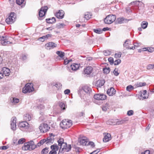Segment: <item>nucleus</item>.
<instances>
[{
    "label": "nucleus",
    "instance_id": "nucleus-1",
    "mask_svg": "<svg viewBox=\"0 0 154 154\" xmlns=\"http://www.w3.org/2000/svg\"><path fill=\"white\" fill-rule=\"evenodd\" d=\"M58 145L60 148L62 149V151L68 152L71 149V146L70 145H67V144L64 142L63 139L60 138L58 140Z\"/></svg>",
    "mask_w": 154,
    "mask_h": 154
},
{
    "label": "nucleus",
    "instance_id": "nucleus-2",
    "mask_svg": "<svg viewBox=\"0 0 154 154\" xmlns=\"http://www.w3.org/2000/svg\"><path fill=\"white\" fill-rule=\"evenodd\" d=\"M36 148V145L35 144L34 141L31 140L25 143L23 146L22 147V149L25 151H31Z\"/></svg>",
    "mask_w": 154,
    "mask_h": 154
},
{
    "label": "nucleus",
    "instance_id": "nucleus-3",
    "mask_svg": "<svg viewBox=\"0 0 154 154\" xmlns=\"http://www.w3.org/2000/svg\"><path fill=\"white\" fill-rule=\"evenodd\" d=\"M72 124V121L71 120H67L66 119H64L60 123V125L62 128L66 129L69 128Z\"/></svg>",
    "mask_w": 154,
    "mask_h": 154
},
{
    "label": "nucleus",
    "instance_id": "nucleus-4",
    "mask_svg": "<svg viewBox=\"0 0 154 154\" xmlns=\"http://www.w3.org/2000/svg\"><path fill=\"white\" fill-rule=\"evenodd\" d=\"M34 90L33 84L32 83H28L26 84L23 89V92L24 93H30Z\"/></svg>",
    "mask_w": 154,
    "mask_h": 154
},
{
    "label": "nucleus",
    "instance_id": "nucleus-5",
    "mask_svg": "<svg viewBox=\"0 0 154 154\" xmlns=\"http://www.w3.org/2000/svg\"><path fill=\"white\" fill-rule=\"evenodd\" d=\"M116 16L115 15H108L104 19V23L106 24H110L112 23L116 19Z\"/></svg>",
    "mask_w": 154,
    "mask_h": 154
},
{
    "label": "nucleus",
    "instance_id": "nucleus-6",
    "mask_svg": "<svg viewBox=\"0 0 154 154\" xmlns=\"http://www.w3.org/2000/svg\"><path fill=\"white\" fill-rule=\"evenodd\" d=\"M16 16L14 13H11L10 16L5 20L6 22L8 24H11L15 21Z\"/></svg>",
    "mask_w": 154,
    "mask_h": 154
},
{
    "label": "nucleus",
    "instance_id": "nucleus-7",
    "mask_svg": "<svg viewBox=\"0 0 154 154\" xmlns=\"http://www.w3.org/2000/svg\"><path fill=\"white\" fill-rule=\"evenodd\" d=\"M47 9L48 7L47 6L42 7L40 9L39 12V17H38L39 20L43 19Z\"/></svg>",
    "mask_w": 154,
    "mask_h": 154
},
{
    "label": "nucleus",
    "instance_id": "nucleus-8",
    "mask_svg": "<svg viewBox=\"0 0 154 154\" xmlns=\"http://www.w3.org/2000/svg\"><path fill=\"white\" fill-rule=\"evenodd\" d=\"M50 127L46 124L42 123L40 125L39 129L41 132L43 133L47 132L50 129Z\"/></svg>",
    "mask_w": 154,
    "mask_h": 154
},
{
    "label": "nucleus",
    "instance_id": "nucleus-9",
    "mask_svg": "<svg viewBox=\"0 0 154 154\" xmlns=\"http://www.w3.org/2000/svg\"><path fill=\"white\" fill-rule=\"evenodd\" d=\"M130 4L131 5H136L137 6L139 10L143 9L144 7V4L142 2L136 1L131 2Z\"/></svg>",
    "mask_w": 154,
    "mask_h": 154
},
{
    "label": "nucleus",
    "instance_id": "nucleus-10",
    "mask_svg": "<svg viewBox=\"0 0 154 154\" xmlns=\"http://www.w3.org/2000/svg\"><path fill=\"white\" fill-rule=\"evenodd\" d=\"M94 97L96 100H102L106 99V96L103 94H97L94 95Z\"/></svg>",
    "mask_w": 154,
    "mask_h": 154
},
{
    "label": "nucleus",
    "instance_id": "nucleus-11",
    "mask_svg": "<svg viewBox=\"0 0 154 154\" xmlns=\"http://www.w3.org/2000/svg\"><path fill=\"white\" fill-rule=\"evenodd\" d=\"M0 41H1V43L3 45H6L11 43L8 41L6 37L3 36H0Z\"/></svg>",
    "mask_w": 154,
    "mask_h": 154
},
{
    "label": "nucleus",
    "instance_id": "nucleus-12",
    "mask_svg": "<svg viewBox=\"0 0 154 154\" xmlns=\"http://www.w3.org/2000/svg\"><path fill=\"white\" fill-rule=\"evenodd\" d=\"M51 150L49 152L48 154H57V151L58 150V146L57 145H53L51 146Z\"/></svg>",
    "mask_w": 154,
    "mask_h": 154
},
{
    "label": "nucleus",
    "instance_id": "nucleus-13",
    "mask_svg": "<svg viewBox=\"0 0 154 154\" xmlns=\"http://www.w3.org/2000/svg\"><path fill=\"white\" fill-rule=\"evenodd\" d=\"M16 118L14 117H12L11 121V128L13 131H15L16 129Z\"/></svg>",
    "mask_w": 154,
    "mask_h": 154
},
{
    "label": "nucleus",
    "instance_id": "nucleus-14",
    "mask_svg": "<svg viewBox=\"0 0 154 154\" xmlns=\"http://www.w3.org/2000/svg\"><path fill=\"white\" fill-rule=\"evenodd\" d=\"M19 126L20 129H21V128H22L25 129H27L29 127V124L27 122L23 121L19 123Z\"/></svg>",
    "mask_w": 154,
    "mask_h": 154
},
{
    "label": "nucleus",
    "instance_id": "nucleus-15",
    "mask_svg": "<svg viewBox=\"0 0 154 154\" xmlns=\"http://www.w3.org/2000/svg\"><path fill=\"white\" fill-rule=\"evenodd\" d=\"M45 45L46 49L50 50L56 47L57 46V45L53 42H51L47 43Z\"/></svg>",
    "mask_w": 154,
    "mask_h": 154
},
{
    "label": "nucleus",
    "instance_id": "nucleus-16",
    "mask_svg": "<svg viewBox=\"0 0 154 154\" xmlns=\"http://www.w3.org/2000/svg\"><path fill=\"white\" fill-rule=\"evenodd\" d=\"M3 75V76L4 75L5 76H8L10 74V69L6 67H3L2 70Z\"/></svg>",
    "mask_w": 154,
    "mask_h": 154
},
{
    "label": "nucleus",
    "instance_id": "nucleus-17",
    "mask_svg": "<svg viewBox=\"0 0 154 154\" xmlns=\"http://www.w3.org/2000/svg\"><path fill=\"white\" fill-rule=\"evenodd\" d=\"M116 90L113 87H111L107 91V94L109 96H112L116 93Z\"/></svg>",
    "mask_w": 154,
    "mask_h": 154
},
{
    "label": "nucleus",
    "instance_id": "nucleus-18",
    "mask_svg": "<svg viewBox=\"0 0 154 154\" xmlns=\"http://www.w3.org/2000/svg\"><path fill=\"white\" fill-rule=\"evenodd\" d=\"M64 13L63 10H59L56 13L55 16L58 19H62L63 17Z\"/></svg>",
    "mask_w": 154,
    "mask_h": 154
},
{
    "label": "nucleus",
    "instance_id": "nucleus-19",
    "mask_svg": "<svg viewBox=\"0 0 154 154\" xmlns=\"http://www.w3.org/2000/svg\"><path fill=\"white\" fill-rule=\"evenodd\" d=\"M105 83L104 80L100 79L97 81L95 84V86L98 88H100L103 86Z\"/></svg>",
    "mask_w": 154,
    "mask_h": 154
},
{
    "label": "nucleus",
    "instance_id": "nucleus-20",
    "mask_svg": "<svg viewBox=\"0 0 154 154\" xmlns=\"http://www.w3.org/2000/svg\"><path fill=\"white\" fill-rule=\"evenodd\" d=\"M92 70L93 68L91 66H88L85 69L84 72L85 74L89 75L92 72Z\"/></svg>",
    "mask_w": 154,
    "mask_h": 154
},
{
    "label": "nucleus",
    "instance_id": "nucleus-21",
    "mask_svg": "<svg viewBox=\"0 0 154 154\" xmlns=\"http://www.w3.org/2000/svg\"><path fill=\"white\" fill-rule=\"evenodd\" d=\"M52 134H50V137H48L47 140L46 144L52 143L54 142V138Z\"/></svg>",
    "mask_w": 154,
    "mask_h": 154
},
{
    "label": "nucleus",
    "instance_id": "nucleus-22",
    "mask_svg": "<svg viewBox=\"0 0 154 154\" xmlns=\"http://www.w3.org/2000/svg\"><path fill=\"white\" fill-rule=\"evenodd\" d=\"M111 139V135L110 134L107 133L104 137L103 139V142H106L109 141Z\"/></svg>",
    "mask_w": 154,
    "mask_h": 154
},
{
    "label": "nucleus",
    "instance_id": "nucleus-23",
    "mask_svg": "<svg viewBox=\"0 0 154 154\" xmlns=\"http://www.w3.org/2000/svg\"><path fill=\"white\" fill-rule=\"evenodd\" d=\"M88 142L87 138L85 137H83L80 140V143L83 145H86Z\"/></svg>",
    "mask_w": 154,
    "mask_h": 154
},
{
    "label": "nucleus",
    "instance_id": "nucleus-24",
    "mask_svg": "<svg viewBox=\"0 0 154 154\" xmlns=\"http://www.w3.org/2000/svg\"><path fill=\"white\" fill-rule=\"evenodd\" d=\"M148 96L146 91V90H144L141 92L140 97L142 98H140V99L143 100L144 99H146L148 97Z\"/></svg>",
    "mask_w": 154,
    "mask_h": 154
},
{
    "label": "nucleus",
    "instance_id": "nucleus-25",
    "mask_svg": "<svg viewBox=\"0 0 154 154\" xmlns=\"http://www.w3.org/2000/svg\"><path fill=\"white\" fill-rule=\"evenodd\" d=\"M79 65L76 63H73L70 66L71 69L72 71H75L79 69Z\"/></svg>",
    "mask_w": 154,
    "mask_h": 154
},
{
    "label": "nucleus",
    "instance_id": "nucleus-26",
    "mask_svg": "<svg viewBox=\"0 0 154 154\" xmlns=\"http://www.w3.org/2000/svg\"><path fill=\"white\" fill-rule=\"evenodd\" d=\"M82 91H84L87 93H90L91 91V89L87 86H84L83 87L82 90Z\"/></svg>",
    "mask_w": 154,
    "mask_h": 154
},
{
    "label": "nucleus",
    "instance_id": "nucleus-27",
    "mask_svg": "<svg viewBox=\"0 0 154 154\" xmlns=\"http://www.w3.org/2000/svg\"><path fill=\"white\" fill-rule=\"evenodd\" d=\"M131 42L130 40L129 39H127L123 44L124 47L126 48L127 49H128L130 47L129 46Z\"/></svg>",
    "mask_w": 154,
    "mask_h": 154
},
{
    "label": "nucleus",
    "instance_id": "nucleus-28",
    "mask_svg": "<svg viewBox=\"0 0 154 154\" xmlns=\"http://www.w3.org/2000/svg\"><path fill=\"white\" fill-rule=\"evenodd\" d=\"M46 22L49 23H55L56 21L55 18L54 17H52L51 18H49L46 19Z\"/></svg>",
    "mask_w": 154,
    "mask_h": 154
},
{
    "label": "nucleus",
    "instance_id": "nucleus-29",
    "mask_svg": "<svg viewBox=\"0 0 154 154\" xmlns=\"http://www.w3.org/2000/svg\"><path fill=\"white\" fill-rule=\"evenodd\" d=\"M91 16L92 15L91 13L87 12L84 14V18L86 20H88L91 17Z\"/></svg>",
    "mask_w": 154,
    "mask_h": 154
},
{
    "label": "nucleus",
    "instance_id": "nucleus-30",
    "mask_svg": "<svg viewBox=\"0 0 154 154\" xmlns=\"http://www.w3.org/2000/svg\"><path fill=\"white\" fill-rule=\"evenodd\" d=\"M56 54L61 58H63L65 56V53L61 51H57L56 52Z\"/></svg>",
    "mask_w": 154,
    "mask_h": 154
},
{
    "label": "nucleus",
    "instance_id": "nucleus-31",
    "mask_svg": "<svg viewBox=\"0 0 154 154\" xmlns=\"http://www.w3.org/2000/svg\"><path fill=\"white\" fill-rule=\"evenodd\" d=\"M145 82H137L135 84V86L136 87H142L146 85Z\"/></svg>",
    "mask_w": 154,
    "mask_h": 154
},
{
    "label": "nucleus",
    "instance_id": "nucleus-32",
    "mask_svg": "<svg viewBox=\"0 0 154 154\" xmlns=\"http://www.w3.org/2000/svg\"><path fill=\"white\" fill-rule=\"evenodd\" d=\"M109 103H106L103 106L102 109L103 110L106 111L107 109H109Z\"/></svg>",
    "mask_w": 154,
    "mask_h": 154
},
{
    "label": "nucleus",
    "instance_id": "nucleus-33",
    "mask_svg": "<svg viewBox=\"0 0 154 154\" xmlns=\"http://www.w3.org/2000/svg\"><path fill=\"white\" fill-rule=\"evenodd\" d=\"M25 120L27 121H29L31 120V116L28 114H26L24 117Z\"/></svg>",
    "mask_w": 154,
    "mask_h": 154
},
{
    "label": "nucleus",
    "instance_id": "nucleus-34",
    "mask_svg": "<svg viewBox=\"0 0 154 154\" xmlns=\"http://www.w3.org/2000/svg\"><path fill=\"white\" fill-rule=\"evenodd\" d=\"M148 23L145 21L142 22L141 23V26L143 29H146Z\"/></svg>",
    "mask_w": 154,
    "mask_h": 154
},
{
    "label": "nucleus",
    "instance_id": "nucleus-35",
    "mask_svg": "<svg viewBox=\"0 0 154 154\" xmlns=\"http://www.w3.org/2000/svg\"><path fill=\"white\" fill-rule=\"evenodd\" d=\"M49 148L45 147L43 149L42 151V154H47L49 151Z\"/></svg>",
    "mask_w": 154,
    "mask_h": 154
},
{
    "label": "nucleus",
    "instance_id": "nucleus-36",
    "mask_svg": "<svg viewBox=\"0 0 154 154\" xmlns=\"http://www.w3.org/2000/svg\"><path fill=\"white\" fill-rule=\"evenodd\" d=\"M61 85L60 83H54L53 85L52 86L53 87H55L57 88V89H59L61 87Z\"/></svg>",
    "mask_w": 154,
    "mask_h": 154
},
{
    "label": "nucleus",
    "instance_id": "nucleus-37",
    "mask_svg": "<svg viewBox=\"0 0 154 154\" xmlns=\"http://www.w3.org/2000/svg\"><path fill=\"white\" fill-rule=\"evenodd\" d=\"M17 4L20 5L22 4H25V0H16Z\"/></svg>",
    "mask_w": 154,
    "mask_h": 154
},
{
    "label": "nucleus",
    "instance_id": "nucleus-38",
    "mask_svg": "<svg viewBox=\"0 0 154 154\" xmlns=\"http://www.w3.org/2000/svg\"><path fill=\"white\" fill-rule=\"evenodd\" d=\"M103 72L107 74L109 73L110 71V69L109 67L103 68Z\"/></svg>",
    "mask_w": 154,
    "mask_h": 154
},
{
    "label": "nucleus",
    "instance_id": "nucleus-39",
    "mask_svg": "<svg viewBox=\"0 0 154 154\" xmlns=\"http://www.w3.org/2000/svg\"><path fill=\"white\" fill-rule=\"evenodd\" d=\"M121 55L122 53L120 52L116 53L114 55V57L116 58H119L121 57Z\"/></svg>",
    "mask_w": 154,
    "mask_h": 154
},
{
    "label": "nucleus",
    "instance_id": "nucleus-40",
    "mask_svg": "<svg viewBox=\"0 0 154 154\" xmlns=\"http://www.w3.org/2000/svg\"><path fill=\"white\" fill-rule=\"evenodd\" d=\"M93 31L95 32L97 34H100L102 32V31L100 29H94Z\"/></svg>",
    "mask_w": 154,
    "mask_h": 154
},
{
    "label": "nucleus",
    "instance_id": "nucleus-41",
    "mask_svg": "<svg viewBox=\"0 0 154 154\" xmlns=\"http://www.w3.org/2000/svg\"><path fill=\"white\" fill-rule=\"evenodd\" d=\"M59 106L63 110H65L66 109L65 105V104L63 103H59Z\"/></svg>",
    "mask_w": 154,
    "mask_h": 154
},
{
    "label": "nucleus",
    "instance_id": "nucleus-42",
    "mask_svg": "<svg viewBox=\"0 0 154 154\" xmlns=\"http://www.w3.org/2000/svg\"><path fill=\"white\" fill-rule=\"evenodd\" d=\"M133 89H134L133 87L131 85L128 86L126 88L127 90L129 91H130Z\"/></svg>",
    "mask_w": 154,
    "mask_h": 154
},
{
    "label": "nucleus",
    "instance_id": "nucleus-43",
    "mask_svg": "<svg viewBox=\"0 0 154 154\" xmlns=\"http://www.w3.org/2000/svg\"><path fill=\"white\" fill-rule=\"evenodd\" d=\"M121 62V60L120 59H118L115 60V61L113 62L114 64L115 65H117L120 63Z\"/></svg>",
    "mask_w": 154,
    "mask_h": 154
},
{
    "label": "nucleus",
    "instance_id": "nucleus-44",
    "mask_svg": "<svg viewBox=\"0 0 154 154\" xmlns=\"http://www.w3.org/2000/svg\"><path fill=\"white\" fill-rule=\"evenodd\" d=\"M47 39L45 36L40 37L38 38V40L42 42H44L45 40Z\"/></svg>",
    "mask_w": 154,
    "mask_h": 154
},
{
    "label": "nucleus",
    "instance_id": "nucleus-45",
    "mask_svg": "<svg viewBox=\"0 0 154 154\" xmlns=\"http://www.w3.org/2000/svg\"><path fill=\"white\" fill-rule=\"evenodd\" d=\"M134 112L132 110H130L128 111L127 114L128 116H131L133 114Z\"/></svg>",
    "mask_w": 154,
    "mask_h": 154
},
{
    "label": "nucleus",
    "instance_id": "nucleus-46",
    "mask_svg": "<svg viewBox=\"0 0 154 154\" xmlns=\"http://www.w3.org/2000/svg\"><path fill=\"white\" fill-rule=\"evenodd\" d=\"M125 122V121L124 120H122L121 121H118L116 122V124L119 125L120 124H122L124 123Z\"/></svg>",
    "mask_w": 154,
    "mask_h": 154
},
{
    "label": "nucleus",
    "instance_id": "nucleus-47",
    "mask_svg": "<svg viewBox=\"0 0 154 154\" xmlns=\"http://www.w3.org/2000/svg\"><path fill=\"white\" fill-rule=\"evenodd\" d=\"M104 54L105 56H107L109 55L110 54V52L108 51H103Z\"/></svg>",
    "mask_w": 154,
    "mask_h": 154
},
{
    "label": "nucleus",
    "instance_id": "nucleus-48",
    "mask_svg": "<svg viewBox=\"0 0 154 154\" xmlns=\"http://www.w3.org/2000/svg\"><path fill=\"white\" fill-rule=\"evenodd\" d=\"M24 139L21 138L18 141V144H22L24 142Z\"/></svg>",
    "mask_w": 154,
    "mask_h": 154
},
{
    "label": "nucleus",
    "instance_id": "nucleus-49",
    "mask_svg": "<svg viewBox=\"0 0 154 154\" xmlns=\"http://www.w3.org/2000/svg\"><path fill=\"white\" fill-rule=\"evenodd\" d=\"M38 108L40 110L43 109L45 108L44 106L42 104H40L38 106Z\"/></svg>",
    "mask_w": 154,
    "mask_h": 154
},
{
    "label": "nucleus",
    "instance_id": "nucleus-50",
    "mask_svg": "<svg viewBox=\"0 0 154 154\" xmlns=\"http://www.w3.org/2000/svg\"><path fill=\"white\" fill-rule=\"evenodd\" d=\"M113 73L114 75L116 76H118L119 74V73L118 72V70L116 69H114L113 71Z\"/></svg>",
    "mask_w": 154,
    "mask_h": 154
},
{
    "label": "nucleus",
    "instance_id": "nucleus-51",
    "mask_svg": "<svg viewBox=\"0 0 154 154\" xmlns=\"http://www.w3.org/2000/svg\"><path fill=\"white\" fill-rule=\"evenodd\" d=\"M147 69H150L153 68V64H149L147 66Z\"/></svg>",
    "mask_w": 154,
    "mask_h": 154
},
{
    "label": "nucleus",
    "instance_id": "nucleus-52",
    "mask_svg": "<svg viewBox=\"0 0 154 154\" xmlns=\"http://www.w3.org/2000/svg\"><path fill=\"white\" fill-rule=\"evenodd\" d=\"M113 120L112 119L109 120L107 122V123L109 125H114L115 124L113 123Z\"/></svg>",
    "mask_w": 154,
    "mask_h": 154
},
{
    "label": "nucleus",
    "instance_id": "nucleus-53",
    "mask_svg": "<svg viewBox=\"0 0 154 154\" xmlns=\"http://www.w3.org/2000/svg\"><path fill=\"white\" fill-rule=\"evenodd\" d=\"M117 20L119 23H122L124 21V19L123 18H119Z\"/></svg>",
    "mask_w": 154,
    "mask_h": 154
},
{
    "label": "nucleus",
    "instance_id": "nucleus-54",
    "mask_svg": "<svg viewBox=\"0 0 154 154\" xmlns=\"http://www.w3.org/2000/svg\"><path fill=\"white\" fill-rule=\"evenodd\" d=\"M18 144L17 140L16 139L14 140H13V145H17Z\"/></svg>",
    "mask_w": 154,
    "mask_h": 154
},
{
    "label": "nucleus",
    "instance_id": "nucleus-55",
    "mask_svg": "<svg viewBox=\"0 0 154 154\" xmlns=\"http://www.w3.org/2000/svg\"><path fill=\"white\" fill-rule=\"evenodd\" d=\"M108 61L110 63L112 64L113 61V59L112 57H109L108 59Z\"/></svg>",
    "mask_w": 154,
    "mask_h": 154
},
{
    "label": "nucleus",
    "instance_id": "nucleus-56",
    "mask_svg": "<svg viewBox=\"0 0 154 154\" xmlns=\"http://www.w3.org/2000/svg\"><path fill=\"white\" fill-rule=\"evenodd\" d=\"M13 100L14 103H17L19 102V100L17 98H13Z\"/></svg>",
    "mask_w": 154,
    "mask_h": 154
},
{
    "label": "nucleus",
    "instance_id": "nucleus-57",
    "mask_svg": "<svg viewBox=\"0 0 154 154\" xmlns=\"http://www.w3.org/2000/svg\"><path fill=\"white\" fill-rule=\"evenodd\" d=\"M72 61V60H65L64 61V64L65 65H66L68 64L69 62Z\"/></svg>",
    "mask_w": 154,
    "mask_h": 154
},
{
    "label": "nucleus",
    "instance_id": "nucleus-58",
    "mask_svg": "<svg viewBox=\"0 0 154 154\" xmlns=\"http://www.w3.org/2000/svg\"><path fill=\"white\" fill-rule=\"evenodd\" d=\"M70 92V90L69 89H67L64 91V93L65 94H68Z\"/></svg>",
    "mask_w": 154,
    "mask_h": 154
},
{
    "label": "nucleus",
    "instance_id": "nucleus-59",
    "mask_svg": "<svg viewBox=\"0 0 154 154\" xmlns=\"http://www.w3.org/2000/svg\"><path fill=\"white\" fill-rule=\"evenodd\" d=\"M40 143H41V144L42 145L45 142H47V140L45 139H43V140H41L40 141Z\"/></svg>",
    "mask_w": 154,
    "mask_h": 154
},
{
    "label": "nucleus",
    "instance_id": "nucleus-60",
    "mask_svg": "<svg viewBox=\"0 0 154 154\" xmlns=\"http://www.w3.org/2000/svg\"><path fill=\"white\" fill-rule=\"evenodd\" d=\"M88 144L89 145H91L93 147H94L95 146V145H94V143L92 142H90L88 143Z\"/></svg>",
    "mask_w": 154,
    "mask_h": 154
},
{
    "label": "nucleus",
    "instance_id": "nucleus-61",
    "mask_svg": "<svg viewBox=\"0 0 154 154\" xmlns=\"http://www.w3.org/2000/svg\"><path fill=\"white\" fill-rule=\"evenodd\" d=\"M150 151L148 150L145 151L144 152H143L142 154H149Z\"/></svg>",
    "mask_w": 154,
    "mask_h": 154
},
{
    "label": "nucleus",
    "instance_id": "nucleus-62",
    "mask_svg": "<svg viewBox=\"0 0 154 154\" xmlns=\"http://www.w3.org/2000/svg\"><path fill=\"white\" fill-rule=\"evenodd\" d=\"M100 151V149H97L95 151H94L92 152L94 153V154H97Z\"/></svg>",
    "mask_w": 154,
    "mask_h": 154
},
{
    "label": "nucleus",
    "instance_id": "nucleus-63",
    "mask_svg": "<svg viewBox=\"0 0 154 154\" xmlns=\"http://www.w3.org/2000/svg\"><path fill=\"white\" fill-rule=\"evenodd\" d=\"M147 50L150 52H152V51H153V48H148V49H147Z\"/></svg>",
    "mask_w": 154,
    "mask_h": 154
},
{
    "label": "nucleus",
    "instance_id": "nucleus-64",
    "mask_svg": "<svg viewBox=\"0 0 154 154\" xmlns=\"http://www.w3.org/2000/svg\"><path fill=\"white\" fill-rule=\"evenodd\" d=\"M140 44L136 43L134 44V46L136 48L140 46Z\"/></svg>",
    "mask_w": 154,
    "mask_h": 154
}]
</instances>
